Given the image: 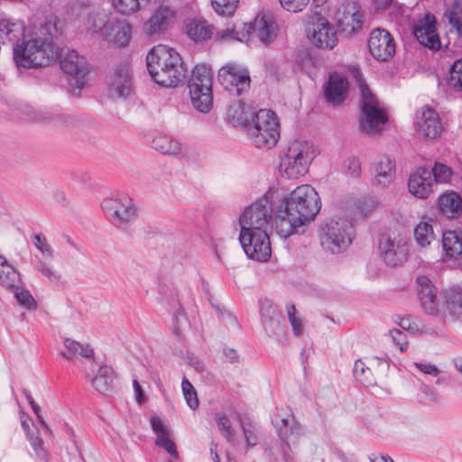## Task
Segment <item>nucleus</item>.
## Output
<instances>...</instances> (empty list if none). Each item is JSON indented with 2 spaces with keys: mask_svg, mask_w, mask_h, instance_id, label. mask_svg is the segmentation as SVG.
<instances>
[{
  "mask_svg": "<svg viewBox=\"0 0 462 462\" xmlns=\"http://www.w3.org/2000/svg\"><path fill=\"white\" fill-rule=\"evenodd\" d=\"M274 199L278 201L274 208L276 231L284 238L296 233L298 227L313 220L321 208L318 192L309 184L300 185L282 196L275 191Z\"/></svg>",
  "mask_w": 462,
  "mask_h": 462,
  "instance_id": "1",
  "label": "nucleus"
},
{
  "mask_svg": "<svg viewBox=\"0 0 462 462\" xmlns=\"http://www.w3.org/2000/svg\"><path fill=\"white\" fill-rule=\"evenodd\" d=\"M59 35L56 23L46 21L40 28V35L21 41L13 48L14 59L18 67L37 68L50 65L60 55V48L53 42Z\"/></svg>",
  "mask_w": 462,
  "mask_h": 462,
  "instance_id": "2",
  "label": "nucleus"
},
{
  "mask_svg": "<svg viewBox=\"0 0 462 462\" xmlns=\"http://www.w3.org/2000/svg\"><path fill=\"white\" fill-rule=\"evenodd\" d=\"M230 105L226 112L227 121L235 127L246 131L256 108L268 105V93L265 88H225Z\"/></svg>",
  "mask_w": 462,
  "mask_h": 462,
  "instance_id": "3",
  "label": "nucleus"
},
{
  "mask_svg": "<svg viewBox=\"0 0 462 462\" xmlns=\"http://www.w3.org/2000/svg\"><path fill=\"white\" fill-rule=\"evenodd\" d=\"M316 157V149L312 143L294 140L290 143L281 158L280 172L289 180H297L304 176Z\"/></svg>",
  "mask_w": 462,
  "mask_h": 462,
  "instance_id": "4",
  "label": "nucleus"
},
{
  "mask_svg": "<svg viewBox=\"0 0 462 462\" xmlns=\"http://www.w3.org/2000/svg\"><path fill=\"white\" fill-rule=\"evenodd\" d=\"M387 121V112L371 88H361L357 115L359 130L367 135H376L383 130Z\"/></svg>",
  "mask_w": 462,
  "mask_h": 462,
  "instance_id": "5",
  "label": "nucleus"
},
{
  "mask_svg": "<svg viewBox=\"0 0 462 462\" xmlns=\"http://www.w3.org/2000/svg\"><path fill=\"white\" fill-rule=\"evenodd\" d=\"M254 146L270 149L280 138V125L276 114L266 108H259L246 129Z\"/></svg>",
  "mask_w": 462,
  "mask_h": 462,
  "instance_id": "6",
  "label": "nucleus"
},
{
  "mask_svg": "<svg viewBox=\"0 0 462 462\" xmlns=\"http://www.w3.org/2000/svg\"><path fill=\"white\" fill-rule=\"evenodd\" d=\"M320 245L332 254H340L352 243L353 226L344 218L328 219L319 227Z\"/></svg>",
  "mask_w": 462,
  "mask_h": 462,
  "instance_id": "7",
  "label": "nucleus"
},
{
  "mask_svg": "<svg viewBox=\"0 0 462 462\" xmlns=\"http://www.w3.org/2000/svg\"><path fill=\"white\" fill-rule=\"evenodd\" d=\"M275 191L268 190L263 196L245 208L239 218L240 230H267L273 216Z\"/></svg>",
  "mask_w": 462,
  "mask_h": 462,
  "instance_id": "8",
  "label": "nucleus"
},
{
  "mask_svg": "<svg viewBox=\"0 0 462 462\" xmlns=\"http://www.w3.org/2000/svg\"><path fill=\"white\" fill-rule=\"evenodd\" d=\"M306 33L311 44L320 50H332L337 44V33L332 23L321 15L310 17Z\"/></svg>",
  "mask_w": 462,
  "mask_h": 462,
  "instance_id": "9",
  "label": "nucleus"
},
{
  "mask_svg": "<svg viewBox=\"0 0 462 462\" xmlns=\"http://www.w3.org/2000/svg\"><path fill=\"white\" fill-rule=\"evenodd\" d=\"M239 241L250 259L265 262L270 258L272 248L267 230H240Z\"/></svg>",
  "mask_w": 462,
  "mask_h": 462,
  "instance_id": "10",
  "label": "nucleus"
},
{
  "mask_svg": "<svg viewBox=\"0 0 462 462\" xmlns=\"http://www.w3.org/2000/svg\"><path fill=\"white\" fill-rule=\"evenodd\" d=\"M101 207L109 221L116 226L130 222L136 213L132 199L125 195L106 198Z\"/></svg>",
  "mask_w": 462,
  "mask_h": 462,
  "instance_id": "11",
  "label": "nucleus"
},
{
  "mask_svg": "<svg viewBox=\"0 0 462 462\" xmlns=\"http://www.w3.org/2000/svg\"><path fill=\"white\" fill-rule=\"evenodd\" d=\"M60 66L62 71L76 79V87H84L90 78V66L84 56L74 50L60 51Z\"/></svg>",
  "mask_w": 462,
  "mask_h": 462,
  "instance_id": "12",
  "label": "nucleus"
},
{
  "mask_svg": "<svg viewBox=\"0 0 462 462\" xmlns=\"http://www.w3.org/2000/svg\"><path fill=\"white\" fill-rule=\"evenodd\" d=\"M379 251L383 262L392 267L401 265L407 260L408 245L400 236L392 237L383 234L379 241Z\"/></svg>",
  "mask_w": 462,
  "mask_h": 462,
  "instance_id": "13",
  "label": "nucleus"
},
{
  "mask_svg": "<svg viewBox=\"0 0 462 462\" xmlns=\"http://www.w3.org/2000/svg\"><path fill=\"white\" fill-rule=\"evenodd\" d=\"M414 125L416 132L427 139H436L442 132L439 115L430 106H423L416 111Z\"/></svg>",
  "mask_w": 462,
  "mask_h": 462,
  "instance_id": "14",
  "label": "nucleus"
},
{
  "mask_svg": "<svg viewBox=\"0 0 462 462\" xmlns=\"http://www.w3.org/2000/svg\"><path fill=\"white\" fill-rule=\"evenodd\" d=\"M372 56L379 61H387L395 54V42L392 34L385 29H374L368 40Z\"/></svg>",
  "mask_w": 462,
  "mask_h": 462,
  "instance_id": "15",
  "label": "nucleus"
},
{
  "mask_svg": "<svg viewBox=\"0 0 462 462\" xmlns=\"http://www.w3.org/2000/svg\"><path fill=\"white\" fill-rule=\"evenodd\" d=\"M363 17L360 5L356 2H349L336 13L337 28L341 32L352 35L362 28Z\"/></svg>",
  "mask_w": 462,
  "mask_h": 462,
  "instance_id": "16",
  "label": "nucleus"
},
{
  "mask_svg": "<svg viewBox=\"0 0 462 462\" xmlns=\"http://www.w3.org/2000/svg\"><path fill=\"white\" fill-rule=\"evenodd\" d=\"M367 87L360 68L348 65L342 66L329 72L328 80L323 87Z\"/></svg>",
  "mask_w": 462,
  "mask_h": 462,
  "instance_id": "17",
  "label": "nucleus"
},
{
  "mask_svg": "<svg viewBox=\"0 0 462 462\" xmlns=\"http://www.w3.org/2000/svg\"><path fill=\"white\" fill-rule=\"evenodd\" d=\"M412 33L421 45L430 50L438 51L441 46L436 20L429 14L413 25Z\"/></svg>",
  "mask_w": 462,
  "mask_h": 462,
  "instance_id": "18",
  "label": "nucleus"
},
{
  "mask_svg": "<svg viewBox=\"0 0 462 462\" xmlns=\"http://www.w3.org/2000/svg\"><path fill=\"white\" fill-rule=\"evenodd\" d=\"M418 297L420 305L429 315H438L439 311V300L438 289L431 281L424 275L419 276L416 280Z\"/></svg>",
  "mask_w": 462,
  "mask_h": 462,
  "instance_id": "19",
  "label": "nucleus"
},
{
  "mask_svg": "<svg viewBox=\"0 0 462 462\" xmlns=\"http://www.w3.org/2000/svg\"><path fill=\"white\" fill-rule=\"evenodd\" d=\"M166 59L168 71L162 73L163 79H160L164 85L162 87H178L179 83L185 79L187 69L183 67L180 55L172 48L166 45Z\"/></svg>",
  "mask_w": 462,
  "mask_h": 462,
  "instance_id": "20",
  "label": "nucleus"
},
{
  "mask_svg": "<svg viewBox=\"0 0 462 462\" xmlns=\"http://www.w3.org/2000/svg\"><path fill=\"white\" fill-rule=\"evenodd\" d=\"M218 81L222 87H249V70L238 64H226L218 70Z\"/></svg>",
  "mask_w": 462,
  "mask_h": 462,
  "instance_id": "21",
  "label": "nucleus"
},
{
  "mask_svg": "<svg viewBox=\"0 0 462 462\" xmlns=\"http://www.w3.org/2000/svg\"><path fill=\"white\" fill-rule=\"evenodd\" d=\"M104 35L106 42L119 48H124L132 40V26L125 19H115L110 21Z\"/></svg>",
  "mask_w": 462,
  "mask_h": 462,
  "instance_id": "22",
  "label": "nucleus"
},
{
  "mask_svg": "<svg viewBox=\"0 0 462 462\" xmlns=\"http://www.w3.org/2000/svg\"><path fill=\"white\" fill-rule=\"evenodd\" d=\"M166 59H169L166 54V45L160 44L153 47L147 54V70L152 79L160 87L164 85L161 82L160 79H163L162 72L168 71Z\"/></svg>",
  "mask_w": 462,
  "mask_h": 462,
  "instance_id": "23",
  "label": "nucleus"
},
{
  "mask_svg": "<svg viewBox=\"0 0 462 462\" xmlns=\"http://www.w3.org/2000/svg\"><path fill=\"white\" fill-rule=\"evenodd\" d=\"M408 189L419 199H427L432 193L431 172L425 167L418 168L408 180Z\"/></svg>",
  "mask_w": 462,
  "mask_h": 462,
  "instance_id": "24",
  "label": "nucleus"
},
{
  "mask_svg": "<svg viewBox=\"0 0 462 462\" xmlns=\"http://www.w3.org/2000/svg\"><path fill=\"white\" fill-rule=\"evenodd\" d=\"M24 33L25 25L23 21L0 14V38L4 43L8 42L14 48L15 44H21V40H24Z\"/></svg>",
  "mask_w": 462,
  "mask_h": 462,
  "instance_id": "25",
  "label": "nucleus"
},
{
  "mask_svg": "<svg viewBox=\"0 0 462 462\" xmlns=\"http://www.w3.org/2000/svg\"><path fill=\"white\" fill-rule=\"evenodd\" d=\"M373 185L387 188L395 175V161L387 155L380 156L372 166Z\"/></svg>",
  "mask_w": 462,
  "mask_h": 462,
  "instance_id": "26",
  "label": "nucleus"
},
{
  "mask_svg": "<svg viewBox=\"0 0 462 462\" xmlns=\"http://www.w3.org/2000/svg\"><path fill=\"white\" fill-rule=\"evenodd\" d=\"M276 432L282 442L284 451L291 449V444H295L303 435L302 425L294 417L291 419L283 418L277 423Z\"/></svg>",
  "mask_w": 462,
  "mask_h": 462,
  "instance_id": "27",
  "label": "nucleus"
},
{
  "mask_svg": "<svg viewBox=\"0 0 462 462\" xmlns=\"http://www.w3.org/2000/svg\"><path fill=\"white\" fill-rule=\"evenodd\" d=\"M244 29L247 34L254 33L262 42L267 43L273 41L275 36V23L269 17L257 16L254 23H245Z\"/></svg>",
  "mask_w": 462,
  "mask_h": 462,
  "instance_id": "28",
  "label": "nucleus"
},
{
  "mask_svg": "<svg viewBox=\"0 0 462 462\" xmlns=\"http://www.w3.org/2000/svg\"><path fill=\"white\" fill-rule=\"evenodd\" d=\"M107 79L110 87H131L133 84L131 63L128 60L118 62L115 65Z\"/></svg>",
  "mask_w": 462,
  "mask_h": 462,
  "instance_id": "29",
  "label": "nucleus"
},
{
  "mask_svg": "<svg viewBox=\"0 0 462 462\" xmlns=\"http://www.w3.org/2000/svg\"><path fill=\"white\" fill-rule=\"evenodd\" d=\"M186 32L195 42H202L212 37L214 27L206 20L193 19L186 23Z\"/></svg>",
  "mask_w": 462,
  "mask_h": 462,
  "instance_id": "30",
  "label": "nucleus"
},
{
  "mask_svg": "<svg viewBox=\"0 0 462 462\" xmlns=\"http://www.w3.org/2000/svg\"><path fill=\"white\" fill-rule=\"evenodd\" d=\"M213 88H189L193 107L199 113L208 114L213 107Z\"/></svg>",
  "mask_w": 462,
  "mask_h": 462,
  "instance_id": "31",
  "label": "nucleus"
},
{
  "mask_svg": "<svg viewBox=\"0 0 462 462\" xmlns=\"http://www.w3.org/2000/svg\"><path fill=\"white\" fill-rule=\"evenodd\" d=\"M172 16L170 8L161 5L154 11L145 24V31L148 34H155L163 31L168 24L169 19Z\"/></svg>",
  "mask_w": 462,
  "mask_h": 462,
  "instance_id": "32",
  "label": "nucleus"
},
{
  "mask_svg": "<svg viewBox=\"0 0 462 462\" xmlns=\"http://www.w3.org/2000/svg\"><path fill=\"white\" fill-rule=\"evenodd\" d=\"M462 199L454 192H445L439 198V208L448 217L454 218L460 214Z\"/></svg>",
  "mask_w": 462,
  "mask_h": 462,
  "instance_id": "33",
  "label": "nucleus"
},
{
  "mask_svg": "<svg viewBox=\"0 0 462 462\" xmlns=\"http://www.w3.org/2000/svg\"><path fill=\"white\" fill-rule=\"evenodd\" d=\"M151 146L162 154L180 155L182 152L181 143L171 136L160 134L153 137Z\"/></svg>",
  "mask_w": 462,
  "mask_h": 462,
  "instance_id": "34",
  "label": "nucleus"
},
{
  "mask_svg": "<svg viewBox=\"0 0 462 462\" xmlns=\"http://www.w3.org/2000/svg\"><path fill=\"white\" fill-rule=\"evenodd\" d=\"M22 283L19 272H17L7 261L0 254V285L12 290Z\"/></svg>",
  "mask_w": 462,
  "mask_h": 462,
  "instance_id": "35",
  "label": "nucleus"
},
{
  "mask_svg": "<svg viewBox=\"0 0 462 462\" xmlns=\"http://www.w3.org/2000/svg\"><path fill=\"white\" fill-rule=\"evenodd\" d=\"M114 371L108 365L99 367L97 374L92 379V385L100 393H107L113 389Z\"/></svg>",
  "mask_w": 462,
  "mask_h": 462,
  "instance_id": "36",
  "label": "nucleus"
},
{
  "mask_svg": "<svg viewBox=\"0 0 462 462\" xmlns=\"http://www.w3.org/2000/svg\"><path fill=\"white\" fill-rule=\"evenodd\" d=\"M212 69L206 64H197L192 71L188 87H212Z\"/></svg>",
  "mask_w": 462,
  "mask_h": 462,
  "instance_id": "37",
  "label": "nucleus"
},
{
  "mask_svg": "<svg viewBox=\"0 0 462 462\" xmlns=\"http://www.w3.org/2000/svg\"><path fill=\"white\" fill-rule=\"evenodd\" d=\"M442 246L449 259H455L462 253V239L456 231H447L442 236Z\"/></svg>",
  "mask_w": 462,
  "mask_h": 462,
  "instance_id": "38",
  "label": "nucleus"
},
{
  "mask_svg": "<svg viewBox=\"0 0 462 462\" xmlns=\"http://www.w3.org/2000/svg\"><path fill=\"white\" fill-rule=\"evenodd\" d=\"M109 23V15L105 10L94 9L88 14L87 30L92 34L98 33L106 29Z\"/></svg>",
  "mask_w": 462,
  "mask_h": 462,
  "instance_id": "39",
  "label": "nucleus"
},
{
  "mask_svg": "<svg viewBox=\"0 0 462 462\" xmlns=\"http://www.w3.org/2000/svg\"><path fill=\"white\" fill-rule=\"evenodd\" d=\"M64 346L65 349L60 351V354L67 359H72L77 356L90 357L93 355V349L90 348L88 345L83 346L79 342L70 338H65Z\"/></svg>",
  "mask_w": 462,
  "mask_h": 462,
  "instance_id": "40",
  "label": "nucleus"
},
{
  "mask_svg": "<svg viewBox=\"0 0 462 462\" xmlns=\"http://www.w3.org/2000/svg\"><path fill=\"white\" fill-rule=\"evenodd\" d=\"M98 94L101 103L118 102L132 97L134 95V88H99Z\"/></svg>",
  "mask_w": 462,
  "mask_h": 462,
  "instance_id": "41",
  "label": "nucleus"
},
{
  "mask_svg": "<svg viewBox=\"0 0 462 462\" xmlns=\"http://www.w3.org/2000/svg\"><path fill=\"white\" fill-rule=\"evenodd\" d=\"M443 305L450 315L459 316L462 312V295L454 291H446Z\"/></svg>",
  "mask_w": 462,
  "mask_h": 462,
  "instance_id": "42",
  "label": "nucleus"
},
{
  "mask_svg": "<svg viewBox=\"0 0 462 462\" xmlns=\"http://www.w3.org/2000/svg\"><path fill=\"white\" fill-rule=\"evenodd\" d=\"M414 237L420 246L429 245L434 239L432 226L427 222H420L414 228Z\"/></svg>",
  "mask_w": 462,
  "mask_h": 462,
  "instance_id": "43",
  "label": "nucleus"
},
{
  "mask_svg": "<svg viewBox=\"0 0 462 462\" xmlns=\"http://www.w3.org/2000/svg\"><path fill=\"white\" fill-rule=\"evenodd\" d=\"M36 270L50 282L59 283L61 281V273L52 264L43 260L38 261Z\"/></svg>",
  "mask_w": 462,
  "mask_h": 462,
  "instance_id": "44",
  "label": "nucleus"
},
{
  "mask_svg": "<svg viewBox=\"0 0 462 462\" xmlns=\"http://www.w3.org/2000/svg\"><path fill=\"white\" fill-rule=\"evenodd\" d=\"M215 420L218 430L228 442H235V430L232 429L229 418L224 413H216Z\"/></svg>",
  "mask_w": 462,
  "mask_h": 462,
  "instance_id": "45",
  "label": "nucleus"
},
{
  "mask_svg": "<svg viewBox=\"0 0 462 462\" xmlns=\"http://www.w3.org/2000/svg\"><path fill=\"white\" fill-rule=\"evenodd\" d=\"M288 320L292 328L293 334L296 337H300L303 334L304 324L301 317L297 315L295 305L291 302L286 305Z\"/></svg>",
  "mask_w": 462,
  "mask_h": 462,
  "instance_id": "46",
  "label": "nucleus"
},
{
  "mask_svg": "<svg viewBox=\"0 0 462 462\" xmlns=\"http://www.w3.org/2000/svg\"><path fill=\"white\" fill-rule=\"evenodd\" d=\"M348 89L349 88H324L323 96L329 105L337 106L346 99Z\"/></svg>",
  "mask_w": 462,
  "mask_h": 462,
  "instance_id": "47",
  "label": "nucleus"
},
{
  "mask_svg": "<svg viewBox=\"0 0 462 462\" xmlns=\"http://www.w3.org/2000/svg\"><path fill=\"white\" fill-rule=\"evenodd\" d=\"M12 290H14V296L21 306L27 310H35L37 308L36 300L27 289L17 285L16 288Z\"/></svg>",
  "mask_w": 462,
  "mask_h": 462,
  "instance_id": "48",
  "label": "nucleus"
},
{
  "mask_svg": "<svg viewBox=\"0 0 462 462\" xmlns=\"http://www.w3.org/2000/svg\"><path fill=\"white\" fill-rule=\"evenodd\" d=\"M449 23L462 35V5L455 4L445 12Z\"/></svg>",
  "mask_w": 462,
  "mask_h": 462,
  "instance_id": "49",
  "label": "nucleus"
},
{
  "mask_svg": "<svg viewBox=\"0 0 462 462\" xmlns=\"http://www.w3.org/2000/svg\"><path fill=\"white\" fill-rule=\"evenodd\" d=\"M27 439L35 453V457L38 459L46 462L48 460V452L43 447V440L38 436V432L28 433Z\"/></svg>",
  "mask_w": 462,
  "mask_h": 462,
  "instance_id": "50",
  "label": "nucleus"
},
{
  "mask_svg": "<svg viewBox=\"0 0 462 462\" xmlns=\"http://www.w3.org/2000/svg\"><path fill=\"white\" fill-rule=\"evenodd\" d=\"M181 388L188 406L193 411L196 410L199 407V399L195 388L186 378L181 382Z\"/></svg>",
  "mask_w": 462,
  "mask_h": 462,
  "instance_id": "51",
  "label": "nucleus"
},
{
  "mask_svg": "<svg viewBox=\"0 0 462 462\" xmlns=\"http://www.w3.org/2000/svg\"><path fill=\"white\" fill-rule=\"evenodd\" d=\"M239 0H211L212 8L221 15L232 14L236 9Z\"/></svg>",
  "mask_w": 462,
  "mask_h": 462,
  "instance_id": "52",
  "label": "nucleus"
},
{
  "mask_svg": "<svg viewBox=\"0 0 462 462\" xmlns=\"http://www.w3.org/2000/svg\"><path fill=\"white\" fill-rule=\"evenodd\" d=\"M263 326L271 337H279L283 335L284 325L282 321L281 315L273 319H266L263 322Z\"/></svg>",
  "mask_w": 462,
  "mask_h": 462,
  "instance_id": "53",
  "label": "nucleus"
},
{
  "mask_svg": "<svg viewBox=\"0 0 462 462\" xmlns=\"http://www.w3.org/2000/svg\"><path fill=\"white\" fill-rule=\"evenodd\" d=\"M430 171L437 183L448 182L452 175V170L446 164L440 162H436L434 167Z\"/></svg>",
  "mask_w": 462,
  "mask_h": 462,
  "instance_id": "54",
  "label": "nucleus"
},
{
  "mask_svg": "<svg viewBox=\"0 0 462 462\" xmlns=\"http://www.w3.org/2000/svg\"><path fill=\"white\" fill-rule=\"evenodd\" d=\"M353 373L356 378L362 383L367 385L372 383V373L363 361H356L353 368Z\"/></svg>",
  "mask_w": 462,
  "mask_h": 462,
  "instance_id": "55",
  "label": "nucleus"
},
{
  "mask_svg": "<svg viewBox=\"0 0 462 462\" xmlns=\"http://www.w3.org/2000/svg\"><path fill=\"white\" fill-rule=\"evenodd\" d=\"M33 245L42 254V255L47 258H53V250L51 245L48 243L47 238L42 234H34L32 235Z\"/></svg>",
  "mask_w": 462,
  "mask_h": 462,
  "instance_id": "56",
  "label": "nucleus"
},
{
  "mask_svg": "<svg viewBox=\"0 0 462 462\" xmlns=\"http://www.w3.org/2000/svg\"><path fill=\"white\" fill-rule=\"evenodd\" d=\"M344 168L351 178H358L361 175V162L357 157H349L344 161Z\"/></svg>",
  "mask_w": 462,
  "mask_h": 462,
  "instance_id": "57",
  "label": "nucleus"
},
{
  "mask_svg": "<svg viewBox=\"0 0 462 462\" xmlns=\"http://www.w3.org/2000/svg\"><path fill=\"white\" fill-rule=\"evenodd\" d=\"M449 73V87H462V59L454 62Z\"/></svg>",
  "mask_w": 462,
  "mask_h": 462,
  "instance_id": "58",
  "label": "nucleus"
},
{
  "mask_svg": "<svg viewBox=\"0 0 462 462\" xmlns=\"http://www.w3.org/2000/svg\"><path fill=\"white\" fill-rule=\"evenodd\" d=\"M260 312L262 317V323L264 322L266 319H273L275 317L280 316V313L276 306L272 301L267 300L262 301Z\"/></svg>",
  "mask_w": 462,
  "mask_h": 462,
  "instance_id": "59",
  "label": "nucleus"
},
{
  "mask_svg": "<svg viewBox=\"0 0 462 462\" xmlns=\"http://www.w3.org/2000/svg\"><path fill=\"white\" fill-rule=\"evenodd\" d=\"M23 394L24 395V397L26 398V400L28 401V402L30 403L33 412L35 413V415L37 416L41 425L42 426V428L46 430V431H50V428L49 426L47 425V423L45 422V420H43L42 416L41 415V408L40 406L34 402L31 393L29 390L27 389H23L22 391Z\"/></svg>",
  "mask_w": 462,
  "mask_h": 462,
  "instance_id": "60",
  "label": "nucleus"
},
{
  "mask_svg": "<svg viewBox=\"0 0 462 462\" xmlns=\"http://www.w3.org/2000/svg\"><path fill=\"white\" fill-rule=\"evenodd\" d=\"M281 5L287 11L298 13L307 6L310 0H279Z\"/></svg>",
  "mask_w": 462,
  "mask_h": 462,
  "instance_id": "61",
  "label": "nucleus"
},
{
  "mask_svg": "<svg viewBox=\"0 0 462 462\" xmlns=\"http://www.w3.org/2000/svg\"><path fill=\"white\" fill-rule=\"evenodd\" d=\"M216 40L225 42L231 41H243V39L240 37V33L232 28H226L220 32H217Z\"/></svg>",
  "mask_w": 462,
  "mask_h": 462,
  "instance_id": "62",
  "label": "nucleus"
},
{
  "mask_svg": "<svg viewBox=\"0 0 462 462\" xmlns=\"http://www.w3.org/2000/svg\"><path fill=\"white\" fill-rule=\"evenodd\" d=\"M188 323L186 315L181 307L177 309L173 314V328L177 336L180 335L181 328Z\"/></svg>",
  "mask_w": 462,
  "mask_h": 462,
  "instance_id": "63",
  "label": "nucleus"
},
{
  "mask_svg": "<svg viewBox=\"0 0 462 462\" xmlns=\"http://www.w3.org/2000/svg\"><path fill=\"white\" fill-rule=\"evenodd\" d=\"M155 444L158 447L163 448L174 458H178V451L175 443L168 436L156 439Z\"/></svg>",
  "mask_w": 462,
  "mask_h": 462,
  "instance_id": "64",
  "label": "nucleus"
}]
</instances>
